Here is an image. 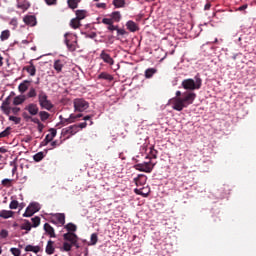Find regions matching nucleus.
I'll list each match as a JSON object with an SVG mask.
<instances>
[{"instance_id":"nucleus-17","label":"nucleus","mask_w":256,"mask_h":256,"mask_svg":"<svg viewBox=\"0 0 256 256\" xmlns=\"http://www.w3.org/2000/svg\"><path fill=\"white\" fill-rule=\"evenodd\" d=\"M126 27H127L128 31H130V33H135L137 31H139V25H137V23H135L133 20H129L126 23Z\"/></svg>"},{"instance_id":"nucleus-43","label":"nucleus","mask_w":256,"mask_h":256,"mask_svg":"<svg viewBox=\"0 0 256 256\" xmlns=\"http://www.w3.org/2000/svg\"><path fill=\"white\" fill-rule=\"evenodd\" d=\"M72 248H73V244H71V242L70 243L69 242H64L63 243V246H62L63 251L68 252V251H71Z\"/></svg>"},{"instance_id":"nucleus-18","label":"nucleus","mask_w":256,"mask_h":256,"mask_svg":"<svg viewBox=\"0 0 256 256\" xmlns=\"http://www.w3.org/2000/svg\"><path fill=\"white\" fill-rule=\"evenodd\" d=\"M45 251L47 255L55 253V242L53 240H48Z\"/></svg>"},{"instance_id":"nucleus-49","label":"nucleus","mask_w":256,"mask_h":256,"mask_svg":"<svg viewBox=\"0 0 256 256\" xmlns=\"http://www.w3.org/2000/svg\"><path fill=\"white\" fill-rule=\"evenodd\" d=\"M10 252L12 253V255L14 256H21V250H19V248H11Z\"/></svg>"},{"instance_id":"nucleus-63","label":"nucleus","mask_w":256,"mask_h":256,"mask_svg":"<svg viewBox=\"0 0 256 256\" xmlns=\"http://www.w3.org/2000/svg\"><path fill=\"white\" fill-rule=\"evenodd\" d=\"M209 9H211V3L207 2L204 6V11H209Z\"/></svg>"},{"instance_id":"nucleus-53","label":"nucleus","mask_w":256,"mask_h":256,"mask_svg":"<svg viewBox=\"0 0 256 256\" xmlns=\"http://www.w3.org/2000/svg\"><path fill=\"white\" fill-rule=\"evenodd\" d=\"M50 132V137H52L53 139H55V137L57 136V130L55 128H51L49 130Z\"/></svg>"},{"instance_id":"nucleus-48","label":"nucleus","mask_w":256,"mask_h":256,"mask_svg":"<svg viewBox=\"0 0 256 256\" xmlns=\"http://www.w3.org/2000/svg\"><path fill=\"white\" fill-rule=\"evenodd\" d=\"M102 23L104 25H108V27H110L111 25H113V19H111V18H103L102 19Z\"/></svg>"},{"instance_id":"nucleus-51","label":"nucleus","mask_w":256,"mask_h":256,"mask_svg":"<svg viewBox=\"0 0 256 256\" xmlns=\"http://www.w3.org/2000/svg\"><path fill=\"white\" fill-rule=\"evenodd\" d=\"M12 95H15V93L11 92V94L2 103H4L5 105H11V96Z\"/></svg>"},{"instance_id":"nucleus-1","label":"nucleus","mask_w":256,"mask_h":256,"mask_svg":"<svg viewBox=\"0 0 256 256\" xmlns=\"http://www.w3.org/2000/svg\"><path fill=\"white\" fill-rule=\"evenodd\" d=\"M197 99V94L195 92H181L176 91V96L169 100L170 105L174 111H183L187 109L189 105H193V102Z\"/></svg>"},{"instance_id":"nucleus-40","label":"nucleus","mask_w":256,"mask_h":256,"mask_svg":"<svg viewBox=\"0 0 256 256\" xmlns=\"http://www.w3.org/2000/svg\"><path fill=\"white\" fill-rule=\"evenodd\" d=\"M90 241H91L90 245H97V241H99V237L97 236V233L91 234Z\"/></svg>"},{"instance_id":"nucleus-11","label":"nucleus","mask_w":256,"mask_h":256,"mask_svg":"<svg viewBox=\"0 0 256 256\" xmlns=\"http://www.w3.org/2000/svg\"><path fill=\"white\" fill-rule=\"evenodd\" d=\"M64 241H67L68 243H71L72 245H76V243L79 241V237L77 234L73 232H67L63 234Z\"/></svg>"},{"instance_id":"nucleus-39","label":"nucleus","mask_w":256,"mask_h":256,"mask_svg":"<svg viewBox=\"0 0 256 256\" xmlns=\"http://www.w3.org/2000/svg\"><path fill=\"white\" fill-rule=\"evenodd\" d=\"M65 229H67V231H70L71 233H75V231H77V226L73 223H68L65 226Z\"/></svg>"},{"instance_id":"nucleus-15","label":"nucleus","mask_w":256,"mask_h":256,"mask_svg":"<svg viewBox=\"0 0 256 256\" xmlns=\"http://www.w3.org/2000/svg\"><path fill=\"white\" fill-rule=\"evenodd\" d=\"M25 110L28 111L31 115L35 116L39 114V106L35 103H30L25 107Z\"/></svg>"},{"instance_id":"nucleus-13","label":"nucleus","mask_w":256,"mask_h":256,"mask_svg":"<svg viewBox=\"0 0 256 256\" xmlns=\"http://www.w3.org/2000/svg\"><path fill=\"white\" fill-rule=\"evenodd\" d=\"M100 59H102V61H104V63H107L108 65H114L115 64V60H113L111 55L107 54V52H105V50L101 51Z\"/></svg>"},{"instance_id":"nucleus-64","label":"nucleus","mask_w":256,"mask_h":256,"mask_svg":"<svg viewBox=\"0 0 256 256\" xmlns=\"http://www.w3.org/2000/svg\"><path fill=\"white\" fill-rule=\"evenodd\" d=\"M247 7H248V5H247V4H244V5H242V6H240V7L238 8V11H245V9H247Z\"/></svg>"},{"instance_id":"nucleus-2","label":"nucleus","mask_w":256,"mask_h":256,"mask_svg":"<svg viewBox=\"0 0 256 256\" xmlns=\"http://www.w3.org/2000/svg\"><path fill=\"white\" fill-rule=\"evenodd\" d=\"M201 85H203V80L199 78V75L195 76V80L188 78L184 79L181 83L183 89L190 91V93H193L192 91L201 89Z\"/></svg>"},{"instance_id":"nucleus-5","label":"nucleus","mask_w":256,"mask_h":256,"mask_svg":"<svg viewBox=\"0 0 256 256\" xmlns=\"http://www.w3.org/2000/svg\"><path fill=\"white\" fill-rule=\"evenodd\" d=\"M73 105L74 111H78L79 113H83V111H87V109H89V102L83 98L74 99Z\"/></svg>"},{"instance_id":"nucleus-32","label":"nucleus","mask_w":256,"mask_h":256,"mask_svg":"<svg viewBox=\"0 0 256 256\" xmlns=\"http://www.w3.org/2000/svg\"><path fill=\"white\" fill-rule=\"evenodd\" d=\"M25 223H23L21 226H20V229H22V231H30L31 230V222H29V220H24Z\"/></svg>"},{"instance_id":"nucleus-61","label":"nucleus","mask_w":256,"mask_h":256,"mask_svg":"<svg viewBox=\"0 0 256 256\" xmlns=\"http://www.w3.org/2000/svg\"><path fill=\"white\" fill-rule=\"evenodd\" d=\"M116 31H117L118 35H125L127 33V31H125V29L118 28Z\"/></svg>"},{"instance_id":"nucleus-7","label":"nucleus","mask_w":256,"mask_h":256,"mask_svg":"<svg viewBox=\"0 0 256 256\" xmlns=\"http://www.w3.org/2000/svg\"><path fill=\"white\" fill-rule=\"evenodd\" d=\"M77 133H79V126L71 125L62 129L61 135H63V137H66V139H69V137H72V135H75Z\"/></svg>"},{"instance_id":"nucleus-54","label":"nucleus","mask_w":256,"mask_h":256,"mask_svg":"<svg viewBox=\"0 0 256 256\" xmlns=\"http://www.w3.org/2000/svg\"><path fill=\"white\" fill-rule=\"evenodd\" d=\"M11 111L14 115H18L19 114V111H21V108L19 107H13L11 108Z\"/></svg>"},{"instance_id":"nucleus-24","label":"nucleus","mask_w":256,"mask_h":256,"mask_svg":"<svg viewBox=\"0 0 256 256\" xmlns=\"http://www.w3.org/2000/svg\"><path fill=\"white\" fill-rule=\"evenodd\" d=\"M26 99L27 98L23 95L16 96L13 100V105H23V103H25Z\"/></svg>"},{"instance_id":"nucleus-50","label":"nucleus","mask_w":256,"mask_h":256,"mask_svg":"<svg viewBox=\"0 0 256 256\" xmlns=\"http://www.w3.org/2000/svg\"><path fill=\"white\" fill-rule=\"evenodd\" d=\"M63 143V141H58V140H55V141H53V142H51V147L53 148V149H55V147H59V146H61V144Z\"/></svg>"},{"instance_id":"nucleus-29","label":"nucleus","mask_w":256,"mask_h":256,"mask_svg":"<svg viewBox=\"0 0 256 256\" xmlns=\"http://www.w3.org/2000/svg\"><path fill=\"white\" fill-rule=\"evenodd\" d=\"M98 79H104L105 81H113V76L107 72L99 74Z\"/></svg>"},{"instance_id":"nucleus-20","label":"nucleus","mask_w":256,"mask_h":256,"mask_svg":"<svg viewBox=\"0 0 256 256\" xmlns=\"http://www.w3.org/2000/svg\"><path fill=\"white\" fill-rule=\"evenodd\" d=\"M29 85H31V81L24 80L22 83L19 84L18 91L20 93H25V91H27V89H29Z\"/></svg>"},{"instance_id":"nucleus-47","label":"nucleus","mask_w":256,"mask_h":256,"mask_svg":"<svg viewBox=\"0 0 256 256\" xmlns=\"http://www.w3.org/2000/svg\"><path fill=\"white\" fill-rule=\"evenodd\" d=\"M11 183H13V180H11V179H3L2 180V185H3V187H11Z\"/></svg>"},{"instance_id":"nucleus-36","label":"nucleus","mask_w":256,"mask_h":256,"mask_svg":"<svg viewBox=\"0 0 256 256\" xmlns=\"http://www.w3.org/2000/svg\"><path fill=\"white\" fill-rule=\"evenodd\" d=\"M45 157V154H43V152H38L33 156L34 161H36L37 163H39V161H43Z\"/></svg>"},{"instance_id":"nucleus-44","label":"nucleus","mask_w":256,"mask_h":256,"mask_svg":"<svg viewBox=\"0 0 256 256\" xmlns=\"http://www.w3.org/2000/svg\"><path fill=\"white\" fill-rule=\"evenodd\" d=\"M9 237V231L7 229H2L0 231V239H7Z\"/></svg>"},{"instance_id":"nucleus-9","label":"nucleus","mask_w":256,"mask_h":256,"mask_svg":"<svg viewBox=\"0 0 256 256\" xmlns=\"http://www.w3.org/2000/svg\"><path fill=\"white\" fill-rule=\"evenodd\" d=\"M83 117V114H70L69 118H63V116H60V123L61 125H69V123H75L76 119H81Z\"/></svg>"},{"instance_id":"nucleus-46","label":"nucleus","mask_w":256,"mask_h":256,"mask_svg":"<svg viewBox=\"0 0 256 256\" xmlns=\"http://www.w3.org/2000/svg\"><path fill=\"white\" fill-rule=\"evenodd\" d=\"M9 121H13L15 125H19V123H21V118L17 116H9Z\"/></svg>"},{"instance_id":"nucleus-14","label":"nucleus","mask_w":256,"mask_h":256,"mask_svg":"<svg viewBox=\"0 0 256 256\" xmlns=\"http://www.w3.org/2000/svg\"><path fill=\"white\" fill-rule=\"evenodd\" d=\"M23 71H27L30 77H35V75L37 74V68L35 67V64H33V60L29 61V65L25 66L23 68Z\"/></svg>"},{"instance_id":"nucleus-8","label":"nucleus","mask_w":256,"mask_h":256,"mask_svg":"<svg viewBox=\"0 0 256 256\" xmlns=\"http://www.w3.org/2000/svg\"><path fill=\"white\" fill-rule=\"evenodd\" d=\"M41 207L39 206V203H31L27 208L25 213L23 214V217H33L35 213L40 211Z\"/></svg>"},{"instance_id":"nucleus-41","label":"nucleus","mask_w":256,"mask_h":256,"mask_svg":"<svg viewBox=\"0 0 256 256\" xmlns=\"http://www.w3.org/2000/svg\"><path fill=\"white\" fill-rule=\"evenodd\" d=\"M32 223V227H39L41 225V218L39 216L32 218Z\"/></svg>"},{"instance_id":"nucleus-45","label":"nucleus","mask_w":256,"mask_h":256,"mask_svg":"<svg viewBox=\"0 0 256 256\" xmlns=\"http://www.w3.org/2000/svg\"><path fill=\"white\" fill-rule=\"evenodd\" d=\"M19 207V201L12 200L9 204V209H17Z\"/></svg>"},{"instance_id":"nucleus-12","label":"nucleus","mask_w":256,"mask_h":256,"mask_svg":"<svg viewBox=\"0 0 256 256\" xmlns=\"http://www.w3.org/2000/svg\"><path fill=\"white\" fill-rule=\"evenodd\" d=\"M23 21L28 27H35V25H37V17L33 15L24 16Z\"/></svg>"},{"instance_id":"nucleus-37","label":"nucleus","mask_w":256,"mask_h":256,"mask_svg":"<svg viewBox=\"0 0 256 256\" xmlns=\"http://www.w3.org/2000/svg\"><path fill=\"white\" fill-rule=\"evenodd\" d=\"M113 5L117 9H119L121 7H125V0H113Z\"/></svg>"},{"instance_id":"nucleus-57","label":"nucleus","mask_w":256,"mask_h":256,"mask_svg":"<svg viewBox=\"0 0 256 256\" xmlns=\"http://www.w3.org/2000/svg\"><path fill=\"white\" fill-rule=\"evenodd\" d=\"M43 129H45V125L43 123L38 124L37 130L39 133H43Z\"/></svg>"},{"instance_id":"nucleus-31","label":"nucleus","mask_w":256,"mask_h":256,"mask_svg":"<svg viewBox=\"0 0 256 256\" xmlns=\"http://www.w3.org/2000/svg\"><path fill=\"white\" fill-rule=\"evenodd\" d=\"M85 17H87V11L85 10L76 11V19L82 21V19H85Z\"/></svg>"},{"instance_id":"nucleus-26","label":"nucleus","mask_w":256,"mask_h":256,"mask_svg":"<svg viewBox=\"0 0 256 256\" xmlns=\"http://www.w3.org/2000/svg\"><path fill=\"white\" fill-rule=\"evenodd\" d=\"M0 109L4 113V115H11V105L2 102Z\"/></svg>"},{"instance_id":"nucleus-10","label":"nucleus","mask_w":256,"mask_h":256,"mask_svg":"<svg viewBox=\"0 0 256 256\" xmlns=\"http://www.w3.org/2000/svg\"><path fill=\"white\" fill-rule=\"evenodd\" d=\"M50 222L54 225H59V227H63V225H65V215L63 213L54 214Z\"/></svg>"},{"instance_id":"nucleus-22","label":"nucleus","mask_w":256,"mask_h":256,"mask_svg":"<svg viewBox=\"0 0 256 256\" xmlns=\"http://www.w3.org/2000/svg\"><path fill=\"white\" fill-rule=\"evenodd\" d=\"M14 214H15V212H13L11 210H2V211H0V217L2 219H10V217H13Z\"/></svg>"},{"instance_id":"nucleus-28","label":"nucleus","mask_w":256,"mask_h":256,"mask_svg":"<svg viewBox=\"0 0 256 256\" xmlns=\"http://www.w3.org/2000/svg\"><path fill=\"white\" fill-rule=\"evenodd\" d=\"M157 73V69L155 68H148L145 70V77L146 79H151Z\"/></svg>"},{"instance_id":"nucleus-55","label":"nucleus","mask_w":256,"mask_h":256,"mask_svg":"<svg viewBox=\"0 0 256 256\" xmlns=\"http://www.w3.org/2000/svg\"><path fill=\"white\" fill-rule=\"evenodd\" d=\"M46 5H57V0H44Z\"/></svg>"},{"instance_id":"nucleus-56","label":"nucleus","mask_w":256,"mask_h":256,"mask_svg":"<svg viewBox=\"0 0 256 256\" xmlns=\"http://www.w3.org/2000/svg\"><path fill=\"white\" fill-rule=\"evenodd\" d=\"M117 29H119V26H115L113 23L108 26V31H117Z\"/></svg>"},{"instance_id":"nucleus-30","label":"nucleus","mask_w":256,"mask_h":256,"mask_svg":"<svg viewBox=\"0 0 256 256\" xmlns=\"http://www.w3.org/2000/svg\"><path fill=\"white\" fill-rule=\"evenodd\" d=\"M70 27H72V29H79V27H81V20H78V18H73L70 21Z\"/></svg>"},{"instance_id":"nucleus-59","label":"nucleus","mask_w":256,"mask_h":256,"mask_svg":"<svg viewBox=\"0 0 256 256\" xmlns=\"http://www.w3.org/2000/svg\"><path fill=\"white\" fill-rule=\"evenodd\" d=\"M96 7H98V9H106L107 4H105V3H98V4H96Z\"/></svg>"},{"instance_id":"nucleus-33","label":"nucleus","mask_w":256,"mask_h":256,"mask_svg":"<svg viewBox=\"0 0 256 256\" xmlns=\"http://www.w3.org/2000/svg\"><path fill=\"white\" fill-rule=\"evenodd\" d=\"M39 117H40L41 121H47V119H49V117H51V114H49V112H47V111H40Z\"/></svg>"},{"instance_id":"nucleus-6","label":"nucleus","mask_w":256,"mask_h":256,"mask_svg":"<svg viewBox=\"0 0 256 256\" xmlns=\"http://www.w3.org/2000/svg\"><path fill=\"white\" fill-rule=\"evenodd\" d=\"M154 168L155 163L151 161L134 165V169H136V171H141L142 173H151Z\"/></svg>"},{"instance_id":"nucleus-62","label":"nucleus","mask_w":256,"mask_h":256,"mask_svg":"<svg viewBox=\"0 0 256 256\" xmlns=\"http://www.w3.org/2000/svg\"><path fill=\"white\" fill-rule=\"evenodd\" d=\"M78 129H85V127H87V122H82L79 125H77Z\"/></svg>"},{"instance_id":"nucleus-3","label":"nucleus","mask_w":256,"mask_h":256,"mask_svg":"<svg viewBox=\"0 0 256 256\" xmlns=\"http://www.w3.org/2000/svg\"><path fill=\"white\" fill-rule=\"evenodd\" d=\"M38 103L42 109H46L47 111L53 109V103H51L49 96L43 90H40L38 93Z\"/></svg>"},{"instance_id":"nucleus-21","label":"nucleus","mask_w":256,"mask_h":256,"mask_svg":"<svg viewBox=\"0 0 256 256\" xmlns=\"http://www.w3.org/2000/svg\"><path fill=\"white\" fill-rule=\"evenodd\" d=\"M146 181L147 177L144 174H140L137 176V178L134 179V182L136 183L137 187L145 185Z\"/></svg>"},{"instance_id":"nucleus-35","label":"nucleus","mask_w":256,"mask_h":256,"mask_svg":"<svg viewBox=\"0 0 256 256\" xmlns=\"http://www.w3.org/2000/svg\"><path fill=\"white\" fill-rule=\"evenodd\" d=\"M111 17L113 21H116V23H119L121 21V12L116 11L111 14Z\"/></svg>"},{"instance_id":"nucleus-38","label":"nucleus","mask_w":256,"mask_h":256,"mask_svg":"<svg viewBox=\"0 0 256 256\" xmlns=\"http://www.w3.org/2000/svg\"><path fill=\"white\" fill-rule=\"evenodd\" d=\"M9 135H11V127H7L4 131L0 133V139L9 137Z\"/></svg>"},{"instance_id":"nucleus-4","label":"nucleus","mask_w":256,"mask_h":256,"mask_svg":"<svg viewBox=\"0 0 256 256\" xmlns=\"http://www.w3.org/2000/svg\"><path fill=\"white\" fill-rule=\"evenodd\" d=\"M65 37V45L68 49V51H71L72 53L74 51H77V36L73 35L71 33L64 34Z\"/></svg>"},{"instance_id":"nucleus-27","label":"nucleus","mask_w":256,"mask_h":256,"mask_svg":"<svg viewBox=\"0 0 256 256\" xmlns=\"http://www.w3.org/2000/svg\"><path fill=\"white\" fill-rule=\"evenodd\" d=\"M79 3H81V0H67L68 7L70 9H77V7H79Z\"/></svg>"},{"instance_id":"nucleus-60","label":"nucleus","mask_w":256,"mask_h":256,"mask_svg":"<svg viewBox=\"0 0 256 256\" xmlns=\"http://www.w3.org/2000/svg\"><path fill=\"white\" fill-rule=\"evenodd\" d=\"M45 141H46V143H51V141H53V138L51 137L50 134H47V135H46Z\"/></svg>"},{"instance_id":"nucleus-58","label":"nucleus","mask_w":256,"mask_h":256,"mask_svg":"<svg viewBox=\"0 0 256 256\" xmlns=\"http://www.w3.org/2000/svg\"><path fill=\"white\" fill-rule=\"evenodd\" d=\"M28 119H31L32 123H35L36 125L41 124V121H40L38 118H31V117L29 116Z\"/></svg>"},{"instance_id":"nucleus-52","label":"nucleus","mask_w":256,"mask_h":256,"mask_svg":"<svg viewBox=\"0 0 256 256\" xmlns=\"http://www.w3.org/2000/svg\"><path fill=\"white\" fill-rule=\"evenodd\" d=\"M159 152L156 150V149H151L150 150V155H151V158L152 159H157V154H158Z\"/></svg>"},{"instance_id":"nucleus-16","label":"nucleus","mask_w":256,"mask_h":256,"mask_svg":"<svg viewBox=\"0 0 256 256\" xmlns=\"http://www.w3.org/2000/svg\"><path fill=\"white\" fill-rule=\"evenodd\" d=\"M44 231L47 233V235H49L50 238L55 239V237H57L55 234V229L49 223L44 224Z\"/></svg>"},{"instance_id":"nucleus-42","label":"nucleus","mask_w":256,"mask_h":256,"mask_svg":"<svg viewBox=\"0 0 256 256\" xmlns=\"http://www.w3.org/2000/svg\"><path fill=\"white\" fill-rule=\"evenodd\" d=\"M27 97H29V99L37 97V90H35V88H30Z\"/></svg>"},{"instance_id":"nucleus-34","label":"nucleus","mask_w":256,"mask_h":256,"mask_svg":"<svg viewBox=\"0 0 256 256\" xmlns=\"http://www.w3.org/2000/svg\"><path fill=\"white\" fill-rule=\"evenodd\" d=\"M9 37H11V32H9V30L2 31V33L0 35L1 41H7V39H9Z\"/></svg>"},{"instance_id":"nucleus-19","label":"nucleus","mask_w":256,"mask_h":256,"mask_svg":"<svg viewBox=\"0 0 256 256\" xmlns=\"http://www.w3.org/2000/svg\"><path fill=\"white\" fill-rule=\"evenodd\" d=\"M30 7H31V2H29L28 0L18 2L17 4V8L21 9L23 13H25V11H27Z\"/></svg>"},{"instance_id":"nucleus-23","label":"nucleus","mask_w":256,"mask_h":256,"mask_svg":"<svg viewBox=\"0 0 256 256\" xmlns=\"http://www.w3.org/2000/svg\"><path fill=\"white\" fill-rule=\"evenodd\" d=\"M63 67H64L63 61L61 60L54 61V69L55 71H57V73H61V71H63Z\"/></svg>"},{"instance_id":"nucleus-25","label":"nucleus","mask_w":256,"mask_h":256,"mask_svg":"<svg viewBox=\"0 0 256 256\" xmlns=\"http://www.w3.org/2000/svg\"><path fill=\"white\" fill-rule=\"evenodd\" d=\"M25 251L26 252H32V253H39V251H41V247L40 246L27 245L25 247Z\"/></svg>"}]
</instances>
